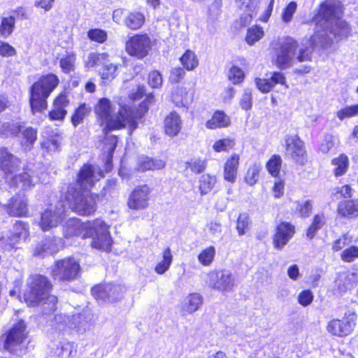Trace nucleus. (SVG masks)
<instances>
[{"instance_id":"obj_60","label":"nucleus","mask_w":358,"mask_h":358,"mask_svg":"<svg viewBox=\"0 0 358 358\" xmlns=\"http://www.w3.org/2000/svg\"><path fill=\"white\" fill-rule=\"evenodd\" d=\"M334 136L327 135L320 144V150L323 153H327L334 147Z\"/></svg>"},{"instance_id":"obj_40","label":"nucleus","mask_w":358,"mask_h":358,"mask_svg":"<svg viewBox=\"0 0 358 358\" xmlns=\"http://www.w3.org/2000/svg\"><path fill=\"white\" fill-rule=\"evenodd\" d=\"M117 68L118 65L111 63L108 59V62H106L100 71L101 78L106 81L112 80L117 76Z\"/></svg>"},{"instance_id":"obj_24","label":"nucleus","mask_w":358,"mask_h":358,"mask_svg":"<svg viewBox=\"0 0 358 358\" xmlns=\"http://www.w3.org/2000/svg\"><path fill=\"white\" fill-rule=\"evenodd\" d=\"M182 129V120L176 112H171L164 120V130L169 136H176Z\"/></svg>"},{"instance_id":"obj_44","label":"nucleus","mask_w":358,"mask_h":358,"mask_svg":"<svg viewBox=\"0 0 358 358\" xmlns=\"http://www.w3.org/2000/svg\"><path fill=\"white\" fill-rule=\"evenodd\" d=\"M264 36L263 28L259 25H253L248 29V45H252Z\"/></svg>"},{"instance_id":"obj_35","label":"nucleus","mask_w":358,"mask_h":358,"mask_svg":"<svg viewBox=\"0 0 358 358\" xmlns=\"http://www.w3.org/2000/svg\"><path fill=\"white\" fill-rule=\"evenodd\" d=\"M185 165L187 171L189 170L193 173L199 174L206 169V162L201 157H193L187 160Z\"/></svg>"},{"instance_id":"obj_54","label":"nucleus","mask_w":358,"mask_h":358,"mask_svg":"<svg viewBox=\"0 0 358 358\" xmlns=\"http://www.w3.org/2000/svg\"><path fill=\"white\" fill-rule=\"evenodd\" d=\"M358 258V247L351 246L344 250L341 254V259L346 262H353Z\"/></svg>"},{"instance_id":"obj_61","label":"nucleus","mask_w":358,"mask_h":358,"mask_svg":"<svg viewBox=\"0 0 358 358\" xmlns=\"http://www.w3.org/2000/svg\"><path fill=\"white\" fill-rule=\"evenodd\" d=\"M313 299V294L310 290H303L298 295V302L303 306L309 305Z\"/></svg>"},{"instance_id":"obj_39","label":"nucleus","mask_w":358,"mask_h":358,"mask_svg":"<svg viewBox=\"0 0 358 358\" xmlns=\"http://www.w3.org/2000/svg\"><path fill=\"white\" fill-rule=\"evenodd\" d=\"M180 62L187 71L194 69L199 64L196 54L192 50H187L180 57Z\"/></svg>"},{"instance_id":"obj_2","label":"nucleus","mask_w":358,"mask_h":358,"mask_svg":"<svg viewBox=\"0 0 358 358\" xmlns=\"http://www.w3.org/2000/svg\"><path fill=\"white\" fill-rule=\"evenodd\" d=\"M94 113L101 124H105L104 132L128 127L129 134L137 127L136 117L130 108L119 104L118 109L108 98H101L94 106Z\"/></svg>"},{"instance_id":"obj_50","label":"nucleus","mask_w":358,"mask_h":358,"mask_svg":"<svg viewBox=\"0 0 358 358\" xmlns=\"http://www.w3.org/2000/svg\"><path fill=\"white\" fill-rule=\"evenodd\" d=\"M12 233L15 234V236H17L20 239L21 238L25 241L29 235L27 224L21 221L17 222L13 225Z\"/></svg>"},{"instance_id":"obj_14","label":"nucleus","mask_w":358,"mask_h":358,"mask_svg":"<svg viewBox=\"0 0 358 358\" xmlns=\"http://www.w3.org/2000/svg\"><path fill=\"white\" fill-rule=\"evenodd\" d=\"M235 285V278L229 271L221 270L209 274V286L216 290H231Z\"/></svg>"},{"instance_id":"obj_22","label":"nucleus","mask_w":358,"mask_h":358,"mask_svg":"<svg viewBox=\"0 0 358 358\" xmlns=\"http://www.w3.org/2000/svg\"><path fill=\"white\" fill-rule=\"evenodd\" d=\"M38 180V178L34 175V172L31 169H28L27 171L10 178L9 182L10 185L26 189L34 186Z\"/></svg>"},{"instance_id":"obj_17","label":"nucleus","mask_w":358,"mask_h":358,"mask_svg":"<svg viewBox=\"0 0 358 358\" xmlns=\"http://www.w3.org/2000/svg\"><path fill=\"white\" fill-rule=\"evenodd\" d=\"M0 209L5 210L10 216H27L28 213L27 199L24 195H15L10 199L7 206H1Z\"/></svg>"},{"instance_id":"obj_26","label":"nucleus","mask_w":358,"mask_h":358,"mask_svg":"<svg viewBox=\"0 0 358 358\" xmlns=\"http://www.w3.org/2000/svg\"><path fill=\"white\" fill-rule=\"evenodd\" d=\"M203 304V298L199 293L187 294L182 302V310L188 313H192L200 308Z\"/></svg>"},{"instance_id":"obj_10","label":"nucleus","mask_w":358,"mask_h":358,"mask_svg":"<svg viewBox=\"0 0 358 358\" xmlns=\"http://www.w3.org/2000/svg\"><path fill=\"white\" fill-rule=\"evenodd\" d=\"M126 288L118 284L99 285L92 289V294L96 300L113 303L120 299Z\"/></svg>"},{"instance_id":"obj_3","label":"nucleus","mask_w":358,"mask_h":358,"mask_svg":"<svg viewBox=\"0 0 358 358\" xmlns=\"http://www.w3.org/2000/svg\"><path fill=\"white\" fill-rule=\"evenodd\" d=\"M67 236H80L83 238H92L91 246L93 248L108 252L112 246V238L109 227L101 220L96 219L86 223H80L76 218L67 222Z\"/></svg>"},{"instance_id":"obj_23","label":"nucleus","mask_w":358,"mask_h":358,"mask_svg":"<svg viewBox=\"0 0 358 358\" xmlns=\"http://www.w3.org/2000/svg\"><path fill=\"white\" fill-rule=\"evenodd\" d=\"M69 103L66 95L61 94L57 96L53 103V108L49 113L50 118L52 120H62L67 113L65 108Z\"/></svg>"},{"instance_id":"obj_7","label":"nucleus","mask_w":358,"mask_h":358,"mask_svg":"<svg viewBox=\"0 0 358 358\" xmlns=\"http://www.w3.org/2000/svg\"><path fill=\"white\" fill-rule=\"evenodd\" d=\"M341 14V8L340 3L336 1H330L321 5V8L318 12V14L315 18L316 22V31L314 34L317 33L319 34V38H316L317 41L319 38L327 40L330 43L327 45L329 46L332 43L331 39L327 36V31L320 30V28L327 27L329 24L333 23L339 19Z\"/></svg>"},{"instance_id":"obj_16","label":"nucleus","mask_w":358,"mask_h":358,"mask_svg":"<svg viewBox=\"0 0 358 358\" xmlns=\"http://www.w3.org/2000/svg\"><path fill=\"white\" fill-rule=\"evenodd\" d=\"M64 206L59 204V207H55L54 209L51 206L46 209L41 217L40 227L43 231H48L55 227L60 223L63 219Z\"/></svg>"},{"instance_id":"obj_25","label":"nucleus","mask_w":358,"mask_h":358,"mask_svg":"<svg viewBox=\"0 0 358 358\" xmlns=\"http://www.w3.org/2000/svg\"><path fill=\"white\" fill-rule=\"evenodd\" d=\"M56 238H46L37 244L34 249V255L44 257L47 255H52L58 250V245Z\"/></svg>"},{"instance_id":"obj_37","label":"nucleus","mask_w":358,"mask_h":358,"mask_svg":"<svg viewBox=\"0 0 358 358\" xmlns=\"http://www.w3.org/2000/svg\"><path fill=\"white\" fill-rule=\"evenodd\" d=\"M216 250L214 246H209L198 255V261L203 266H209L214 261Z\"/></svg>"},{"instance_id":"obj_42","label":"nucleus","mask_w":358,"mask_h":358,"mask_svg":"<svg viewBox=\"0 0 358 358\" xmlns=\"http://www.w3.org/2000/svg\"><path fill=\"white\" fill-rule=\"evenodd\" d=\"M15 24L13 17H3L0 24V35L3 38H8L13 33Z\"/></svg>"},{"instance_id":"obj_21","label":"nucleus","mask_w":358,"mask_h":358,"mask_svg":"<svg viewBox=\"0 0 358 358\" xmlns=\"http://www.w3.org/2000/svg\"><path fill=\"white\" fill-rule=\"evenodd\" d=\"M20 161L6 149L0 150V168L4 173L6 179L17 169Z\"/></svg>"},{"instance_id":"obj_55","label":"nucleus","mask_w":358,"mask_h":358,"mask_svg":"<svg viewBox=\"0 0 358 358\" xmlns=\"http://www.w3.org/2000/svg\"><path fill=\"white\" fill-rule=\"evenodd\" d=\"M313 204L310 201L296 202V210L301 217H308L312 211Z\"/></svg>"},{"instance_id":"obj_57","label":"nucleus","mask_w":358,"mask_h":358,"mask_svg":"<svg viewBox=\"0 0 358 358\" xmlns=\"http://www.w3.org/2000/svg\"><path fill=\"white\" fill-rule=\"evenodd\" d=\"M297 4L294 1L290 2L287 6L285 8L282 18L284 22H289L292 18L294 13L296 10Z\"/></svg>"},{"instance_id":"obj_27","label":"nucleus","mask_w":358,"mask_h":358,"mask_svg":"<svg viewBox=\"0 0 358 358\" xmlns=\"http://www.w3.org/2000/svg\"><path fill=\"white\" fill-rule=\"evenodd\" d=\"M338 213L345 217H358V199L347 200L338 203Z\"/></svg>"},{"instance_id":"obj_53","label":"nucleus","mask_w":358,"mask_h":358,"mask_svg":"<svg viewBox=\"0 0 358 358\" xmlns=\"http://www.w3.org/2000/svg\"><path fill=\"white\" fill-rule=\"evenodd\" d=\"M87 36L91 41L102 43L107 39V33L102 29H92L88 31Z\"/></svg>"},{"instance_id":"obj_1","label":"nucleus","mask_w":358,"mask_h":358,"mask_svg":"<svg viewBox=\"0 0 358 358\" xmlns=\"http://www.w3.org/2000/svg\"><path fill=\"white\" fill-rule=\"evenodd\" d=\"M319 34H313L308 41L299 48L298 42L291 37L280 38L273 43V55L271 63L279 69L283 70L291 67L296 61L303 62L311 60L313 48L315 46L326 48L330 43L328 41L319 38Z\"/></svg>"},{"instance_id":"obj_36","label":"nucleus","mask_w":358,"mask_h":358,"mask_svg":"<svg viewBox=\"0 0 358 358\" xmlns=\"http://www.w3.org/2000/svg\"><path fill=\"white\" fill-rule=\"evenodd\" d=\"M76 55L74 52H67L59 60V66L64 73H69L75 69Z\"/></svg>"},{"instance_id":"obj_43","label":"nucleus","mask_w":358,"mask_h":358,"mask_svg":"<svg viewBox=\"0 0 358 358\" xmlns=\"http://www.w3.org/2000/svg\"><path fill=\"white\" fill-rule=\"evenodd\" d=\"M331 164L336 166L334 173L336 176L343 175L348 167V158L345 155H341L338 157L332 159Z\"/></svg>"},{"instance_id":"obj_38","label":"nucleus","mask_w":358,"mask_h":358,"mask_svg":"<svg viewBox=\"0 0 358 358\" xmlns=\"http://www.w3.org/2000/svg\"><path fill=\"white\" fill-rule=\"evenodd\" d=\"M216 183L215 177L209 174L202 175L199 179V188L201 194L210 192Z\"/></svg>"},{"instance_id":"obj_59","label":"nucleus","mask_w":358,"mask_h":358,"mask_svg":"<svg viewBox=\"0 0 358 358\" xmlns=\"http://www.w3.org/2000/svg\"><path fill=\"white\" fill-rule=\"evenodd\" d=\"M117 142V139L116 136H108L105 139V143L106 145V152H108V162H109L113 156V152L116 148Z\"/></svg>"},{"instance_id":"obj_63","label":"nucleus","mask_w":358,"mask_h":358,"mask_svg":"<svg viewBox=\"0 0 358 358\" xmlns=\"http://www.w3.org/2000/svg\"><path fill=\"white\" fill-rule=\"evenodd\" d=\"M16 55L15 49L7 43L0 40V55L2 57H12Z\"/></svg>"},{"instance_id":"obj_20","label":"nucleus","mask_w":358,"mask_h":358,"mask_svg":"<svg viewBox=\"0 0 358 358\" xmlns=\"http://www.w3.org/2000/svg\"><path fill=\"white\" fill-rule=\"evenodd\" d=\"M4 128L3 131H8L12 135H17L18 133L22 132L23 136L22 144L24 145H32L37 138V131L32 127H24L18 124L9 123L4 124L3 125Z\"/></svg>"},{"instance_id":"obj_6","label":"nucleus","mask_w":358,"mask_h":358,"mask_svg":"<svg viewBox=\"0 0 358 358\" xmlns=\"http://www.w3.org/2000/svg\"><path fill=\"white\" fill-rule=\"evenodd\" d=\"M96 198L97 196L89 191L78 190L74 187L69 189L66 196L71 209L83 216L94 214L96 210Z\"/></svg>"},{"instance_id":"obj_33","label":"nucleus","mask_w":358,"mask_h":358,"mask_svg":"<svg viewBox=\"0 0 358 358\" xmlns=\"http://www.w3.org/2000/svg\"><path fill=\"white\" fill-rule=\"evenodd\" d=\"M108 55L107 53L91 52L85 60V64L87 68H92L96 66H103L106 62H108Z\"/></svg>"},{"instance_id":"obj_4","label":"nucleus","mask_w":358,"mask_h":358,"mask_svg":"<svg viewBox=\"0 0 358 358\" xmlns=\"http://www.w3.org/2000/svg\"><path fill=\"white\" fill-rule=\"evenodd\" d=\"M27 287L24 294V299L28 306H34L42 303L43 305H47V308L50 311L55 309L57 299L49 294L51 284L46 277L41 275L30 277Z\"/></svg>"},{"instance_id":"obj_56","label":"nucleus","mask_w":358,"mask_h":358,"mask_svg":"<svg viewBox=\"0 0 358 358\" xmlns=\"http://www.w3.org/2000/svg\"><path fill=\"white\" fill-rule=\"evenodd\" d=\"M234 146V142L229 138H223L217 141L213 145V149L216 152L226 151Z\"/></svg>"},{"instance_id":"obj_41","label":"nucleus","mask_w":358,"mask_h":358,"mask_svg":"<svg viewBox=\"0 0 358 358\" xmlns=\"http://www.w3.org/2000/svg\"><path fill=\"white\" fill-rule=\"evenodd\" d=\"M145 21L144 15L140 13H130L125 19V24L131 29H138Z\"/></svg>"},{"instance_id":"obj_28","label":"nucleus","mask_w":358,"mask_h":358,"mask_svg":"<svg viewBox=\"0 0 358 358\" xmlns=\"http://www.w3.org/2000/svg\"><path fill=\"white\" fill-rule=\"evenodd\" d=\"M166 162L159 159H154L149 157H141L138 159V169L145 171H154L162 169L165 167Z\"/></svg>"},{"instance_id":"obj_12","label":"nucleus","mask_w":358,"mask_h":358,"mask_svg":"<svg viewBox=\"0 0 358 358\" xmlns=\"http://www.w3.org/2000/svg\"><path fill=\"white\" fill-rule=\"evenodd\" d=\"M103 177V172L99 167L85 164L78 173L76 185L83 189L82 191H88L94 185L95 181Z\"/></svg>"},{"instance_id":"obj_64","label":"nucleus","mask_w":358,"mask_h":358,"mask_svg":"<svg viewBox=\"0 0 358 358\" xmlns=\"http://www.w3.org/2000/svg\"><path fill=\"white\" fill-rule=\"evenodd\" d=\"M255 83L257 88L264 93H268L273 88L270 79L257 78Z\"/></svg>"},{"instance_id":"obj_52","label":"nucleus","mask_w":358,"mask_h":358,"mask_svg":"<svg viewBox=\"0 0 358 358\" xmlns=\"http://www.w3.org/2000/svg\"><path fill=\"white\" fill-rule=\"evenodd\" d=\"M65 351H69V355L75 352L73 345L70 343L57 345L54 351V355L52 358H63L65 355Z\"/></svg>"},{"instance_id":"obj_45","label":"nucleus","mask_w":358,"mask_h":358,"mask_svg":"<svg viewBox=\"0 0 358 358\" xmlns=\"http://www.w3.org/2000/svg\"><path fill=\"white\" fill-rule=\"evenodd\" d=\"M91 111L90 107L83 103L81 104L75 111L74 114L71 117L72 124L76 127L80 124L84 118L89 115Z\"/></svg>"},{"instance_id":"obj_11","label":"nucleus","mask_w":358,"mask_h":358,"mask_svg":"<svg viewBox=\"0 0 358 358\" xmlns=\"http://www.w3.org/2000/svg\"><path fill=\"white\" fill-rule=\"evenodd\" d=\"M357 314L348 312L342 320H332L327 325V330L333 336H345L351 333L356 324Z\"/></svg>"},{"instance_id":"obj_62","label":"nucleus","mask_w":358,"mask_h":358,"mask_svg":"<svg viewBox=\"0 0 358 358\" xmlns=\"http://www.w3.org/2000/svg\"><path fill=\"white\" fill-rule=\"evenodd\" d=\"M285 182L282 180L278 178L275 180L272 192L276 199H279L284 194Z\"/></svg>"},{"instance_id":"obj_5","label":"nucleus","mask_w":358,"mask_h":358,"mask_svg":"<svg viewBox=\"0 0 358 358\" xmlns=\"http://www.w3.org/2000/svg\"><path fill=\"white\" fill-rule=\"evenodd\" d=\"M58 77L53 73L41 76L31 87L30 105L32 111H41L48 106L47 99L59 85Z\"/></svg>"},{"instance_id":"obj_31","label":"nucleus","mask_w":358,"mask_h":358,"mask_svg":"<svg viewBox=\"0 0 358 358\" xmlns=\"http://www.w3.org/2000/svg\"><path fill=\"white\" fill-rule=\"evenodd\" d=\"M173 262V255L169 248H165L162 252V259L155 267V271L162 275L170 268Z\"/></svg>"},{"instance_id":"obj_13","label":"nucleus","mask_w":358,"mask_h":358,"mask_svg":"<svg viewBox=\"0 0 358 358\" xmlns=\"http://www.w3.org/2000/svg\"><path fill=\"white\" fill-rule=\"evenodd\" d=\"M286 156L296 163L304 164L306 152L303 142L296 135L287 136L285 138Z\"/></svg>"},{"instance_id":"obj_46","label":"nucleus","mask_w":358,"mask_h":358,"mask_svg":"<svg viewBox=\"0 0 358 358\" xmlns=\"http://www.w3.org/2000/svg\"><path fill=\"white\" fill-rule=\"evenodd\" d=\"M282 159L278 155H273L271 157L266 164V169L269 173L276 177L281 169Z\"/></svg>"},{"instance_id":"obj_18","label":"nucleus","mask_w":358,"mask_h":358,"mask_svg":"<svg viewBox=\"0 0 358 358\" xmlns=\"http://www.w3.org/2000/svg\"><path fill=\"white\" fill-rule=\"evenodd\" d=\"M26 326L22 320L19 321L8 332L4 347L9 351H13L15 347L21 344L26 338Z\"/></svg>"},{"instance_id":"obj_51","label":"nucleus","mask_w":358,"mask_h":358,"mask_svg":"<svg viewBox=\"0 0 358 358\" xmlns=\"http://www.w3.org/2000/svg\"><path fill=\"white\" fill-rule=\"evenodd\" d=\"M228 78L234 84H237L243 81L245 73L241 69L234 66L228 73Z\"/></svg>"},{"instance_id":"obj_30","label":"nucleus","mask_w":358,"mask_h":358,"mask_svg":"<svg viewBox=\"0 0 358 358\" xmlns=\"http://www.w3.org/2000/svg\"><path fill=\"white\" fill-rule=\"evenodd\" d=\"M238 161V157L234 155L226 162L224 169V177L226 180L231 182L235 181Z\"/></svg>"},{"instance_id":"obj_9","label":"nucleus","mask_w":358,"mask_h":358,"mask_svg":"<svg viewBox=\"0 0 358 358\" xmlns=\"http://www.w3.org/2000/svg\"><path fill=\"white\" fill-rule=\"evenodd\" d=\"M79 271V264L73 258H66L56 262L52 275L55 280L70 281L78 276Z\"/></svg>"},{"instance_id":"obj_8","label":"nucleus","mask_w":358,"mask_h":358,"mask_svg":"<svg viewBox=\"0 0 358 358\" xmlns=\"http://www.w3.org/2000/svg\"><path fill=\"white\" fill-rule=\"evenodd\" d=\"M152 46V40L147 34H135L127 41L125 50L130 56L141 59L149 54Z\"/></svg>"},{"instance_id":"obj_48","label":"nucleus","mask_w":358,"mask_h":358,"mask_svg":"<svg viewBox=\"0 0 358 358\" xmlns=\"http://www.w3.org/2000/svg\"><path fill=\"white\" fill-rule=\"evenodd\" d=\"M324 221L325 219L323 215H315L314 217L313 223L309 227L307 231L306 236L309 238H313L315 236V231L323 226V224H324Z\"/></svg>"},{"instance_id":"obj_49","label":"nucleus","mask_w":358,"mask_h":358,"mask_svg":"<svg viewBox=\"0 0 358 358\" xmlns=\"http://www.w3.org/2000/svg\"><path fill=\"white\" fill-rule=\"evenodd\" d=\"M336 115L340 120L358 115V104L346 106L339 110L336 113Z\"/></svg>"},{"instance_id":"obj_58","label":"nucleus","mask_w":358,"mask_h":358,"mask_svg":"<svg viewBox=\"0 0 358 358\" xmlns=\"http://www.w3.org/2000/svg\"><path fill=\"white\" fill-rule=\"evenodd\" d=\"M163 79L160 73L157 71H152L148 77V83L152 88H157L162 84Z\"/></svg>"},{"instance_id":"obj_47","label":"nucleus","mask_w":358,"mask_h":358,"mask_svg":"<svg viewBox=\"0 0 358 358\" xmlns=\"http://www.w3.org/2000/svg\"><path fill=\"white\" fill-rule=\"evenodd\" d=\"M350 285V280L345 273H339L335 280V286L337 287L338 294L345 292Z\"/></svg>"},{"instance_id":"obj_29","label":"nucleus","mask_w":358,"mask_h":358,"mask_svg":"<svg viewBox=\"0 0 358 358\" xmlns=\"http://www.w3.org/2000/svg\"><path fill=\"white\" fill-rule=\"evenodd\" d=\"M230 124V118L223 111L217 110L214 113L210 120L206 123L208 129L226 127Z\"/></svg>"},{"instance_id":"obj_19","label":"nucleus","mask_w":358,"mask_h":358,"mask_svg":"<svg viewBox=\"0 0 358 358\" xmlns=\"http://www.w3.org/2000/svg\"><path fill=\"white\" fill-rule=\"evenodd\" d=\"M295 232V227L289 222H282L276 227L273 238L275 248L282 249L292 238Z\"/></svg>"},{"instance_id":"obj_34","label":"nucleus","mask_w":358,"mask_h":358,"mask_svg":"<svg viewBox=\"0 0 358 358\" xmlns=\"http://www.w3.org/2000/svg\"><path fill=\"white\" fill-rule=\"evenodd\" d=\"M333 24L330 31L334 34L336 37H338L341 39L350 36V28L345 21L338 19L335 21Z\"/></svg>"},{"instance_id":"obj_15","label":"nucleus","mask_w":358,"mask_h":358,"mask_svg":"<svg viewBox=\"0 0 358 358\" xmlns=\"http://www.w3.org/2000/svg\"><path fill=\"white\" fill-rule=\"evenodd\" d=\"M150 189L148 185L136 187L129 194L127 206L130 209L143 210L149 205Z\"/></svg>"},{"instance_id":"obj_32","label":"nucleus","mask_w":358,"mask_h":358,"mask_svg":"<svg viewBox=\"0 0 358 358\" xmlns=\"http://www.w3.org/2000/svg\"><path fill=\"white\" fill-rule=\"evenodd\" d=\"M192 93L189 92L187 87H178L176 92L173 94V100L178 106L182 105L185 106L192 102Z\"/></svg>"}]
</instances>
